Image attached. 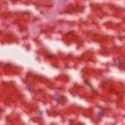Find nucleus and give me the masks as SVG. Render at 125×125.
<instances>
[{
	"label": "nucleus",
	"instance_id": "nucleus-1",
	"mask_svg": "<svg viewBox=\"0 0 125 125\" xmlns=\"http://www.w3.org/2000/svg\"><path fill=\"white\" fill-rule=\"evenodd\" d=\"M104 116V113L101 111L99 112V117H103Z\"/></svg>",
	"mask_w": 125,
	"mask_h": 125
},
{
	"label": "nucleus",
	"instance_id": "nucleus-2",
	"mask_svg": "<svg viewBox=\"0 0 125 125\" xmlns=\"http://www.w3.org/2000/svg\"><path fill=\"white\" fill-rule=\"evenodd\" d=\"M31 89V86H28V90H30Z\"/></svg>",
	"mask_w": 125,
	"mask_h": 125
},
{
	"label": "nucleus",
	"instance_id": "nucleus-3",
	"mask_svg": "<svg viewBox=\"0 0 125 125\" xmlns=\"http://www.w3.org/2000/svg\"><path fill=\"white\" fill-rule=\"evenodd\" d=\"M59 101H60V99H58L57 100V102H59Z\"/></svg>",
	"mask_w": 125,
	"mask_h": 125
},
{
	"label": "nucleus",
	"instance_id": "nucleus-4",
	"mask_svg": "<svg viewBox=\"0 0 125 125\" xmlns=\"http://www.w3.org/2000/svg\"><path fill=\"white\" fill-rule=\"evenodd\" d=\"M84 82H85V83H87V82H88L87 81L85 80Z\"/></svg>",
	"mask_w": 125,
	"mask_h": 125
}]
</instances>
